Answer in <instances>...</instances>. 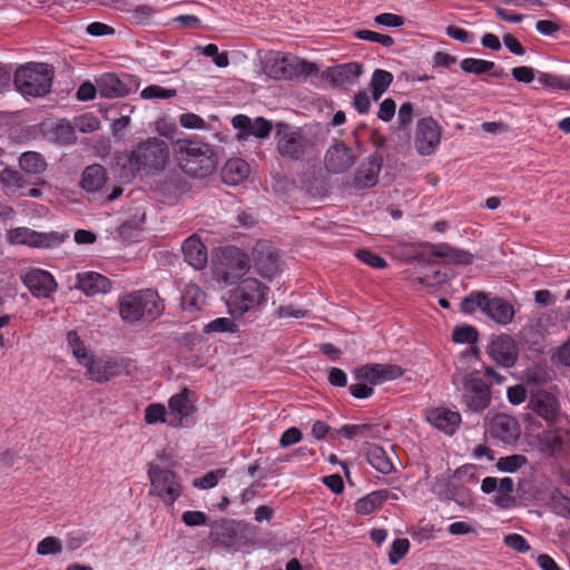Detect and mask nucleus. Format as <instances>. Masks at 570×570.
Instances as JSON below:
<instances>
[{
	"instance_id": "1",
	"label": "nucleus",
	"mask_w": 570,
	"mask_h": 570,
	"mask_svg": "<svg viewBox=\"0 0 570 570\" xmlns=\"http://www.w3.org/2000/svg\"><path fill=\"white\" fill-rule=\"evenodd\" d=\"M175 153L178 167L189 176L203 178L215 170V155L208 144L178 139Z\"/></svg>"
},
{
	"instance_id": "2",
	"label": "nucleus",
	"mask_w": 570,
	"mask_h": 570,
	"mask_svg": "<svg viewBox=\"0 0 570 570\" xmlns=\"http://www.w3.org/2000/svg\"><path fill=\"white\" fill-rule=\"evenodd\" d=\"M165 311L164 301L157 291H134L119 299V314L124 322L134 324L140 320L154 321Z\"/></svg>"
},
{
	"instance_id": "3",
	"label": "nucleus",
	"mask_w": 570,
	"mask_h": 570,
	"mask_svg": "<svg viewBox=\"0 0 570 570\" xmlns=\"http://www.w3.org/2000/svg\"><path fill=\"white\" fill-rule=\"evenodd\" d=\"M53 78L52 66L43 62H28L17 68L13 85L24 98H38L51 91Z\"/></svg>"
},
{
	"instance_id": "4",
	"label": "nucleus",
	"mask_w": 570,
	"mask_h": 570,
	"mask_svg": "<svg viewBox=\"0 0 570 570\" xmlns=\"http://www.w3.org/2000/svg\"><path fill=\"white\" fill-rule=\"evenodd\" d=\"M275 140L278 154L291 161H308L315 154V142L302 128L277 122Z\"/></svg>"
},
{
	"instance_id": "5",
	"label": "nucleus",
	"mask_w": 570,
	"mask_h": 570,
	"mask_svg": "<svg viewBox=\"0 0 570 570\" xmlns=\"http://www.w3.org/2000/svg\"><path fill=\"white\" fill-rule=\"evenodd\" d=\"M476 309H481L500 325L510 324L515 313L513 306L504 298L473 291L462 299L461 311L464 314H473Z\"/></svg>"
},
{
	"instance_id": "6",
	"label": "nucleus",
	"mask_w": 570,
	"mask_h": 570,
	"mask_svg": "<svg viewBox=\"0 0 570 570\" xmlns=\"http://www.w3.org/2000/svg\"><path fill=\"white\" fill-rule=\"evenodd\" d=\"M268 287L256 278L248 277L239 282L229 297L228 307L234 317L259 307L266 302Z\"/></svg>"
},
{
	"instance_id": "7",
	"label": "nucleus",
	"mask_w": 570,
	"mask_h": 570,
	"mask_svg": "<svg viewBox=\"0 0 570 570\" xmlns=\"http://www.w3.org/2000/svg\"><path fill=\"white\" fill-rule=\"evenodd\" d=\"M148 476L150 480V491L151 495H157L163 499L166 504H174V502L181 494V484L179 482L178 475L168 470L163 469L157 464H150L148 469Z\"/></svg>"
},
{
	"instance_id": "8",
	"label": "nucleus",
	"mask_w": 570,
	"mask_h": 570,
	"mask_svg": "<svg viewBox=\"0 0 570 570\" xmlns=\"http://www.w3.org/2000/svg\"><path fill=\"white\" fill-rule=\"evenodd\" d=\"M132 153L140 167L148 170H163L169 158L167 144L156 137L140 142Z\"/></svg>"
},
{
	"instance_id": "9",
	"label": "nucleus",
	"mask_w": 570,
	"mask_h": 570,
	"mask_svg": "<svg viewBox=\"0 0 570 570\" xmlns=\"http://www.w3.org/2000/svg\"><path fill=\"white\" fill-rule=\"evenodd\" d=\"M66 236L58 232L40 233L28 227L12 228L8 240L12 245H27L35 248H50L60 245Z\"/></svg>"
},
{
	"instance_id": "10",
	"label": "nucleus",
	"mask_w": 570,
	"mask_h": 570,
	"mask_svg": "<svg viewBox=\"0 0 570 570\" xmlns=\"http://www.w3.org/2000/svg\"><path fill=\"white\" fill-rule=\"evenodd\" d=\"M442 127L433 117L421 118L416 122L414 146L419 155L430 156L440 145Z\"/></svg>"
},
{
	"instance_id": "11",
	"label": "nucleus",
	"mask_w": 570,
	"mask_h": 570,
	"mask_svg": "<svg viewBox=\"0 0 570 570\" xmlns=\"http://www.w3.org/2000/svg\"><path fill=\"white\" fill-rule=\"evenodd\" d=\"M462 399L469 410L480 413L491 404L490 386L479 377L465 376Z\"/></svg>"
},
{
	"instance_id": "12",
	"label": "nucleus",
	"mask_w": 570,
	"mask_h": 570,
	"mask_svg": "<svg viewBox=\"0 0 570 570\" xmlns=\"http://www.w3.org/2000/svg\"><path fill=\"white\" fill-rule=\"evenodd\" d=\"M529 409L548 424H552L560 415V403L554 389L531 391Z\"/></svg>"
},
{
	"instance_id": "13",
	"label": "nucleus",
	"mask_w": 570,
	"mask_h": 570,
	"mask_svg": "<svg viewBox=\"0 0 570 570\" xmlns=\"http://www.w3.org/2000/svg\"><path fill=\"white\" fill-rule=\"evenodd\" d=\"M96 82L98 83V95L108 99L126 97L138 87L136 79L127 73L121 77L116 73H104Z\"/></svg>"
},
{
	"instance_id": "14",
	"label": "nucleus",
	"mask_w": 570,
	"mask_h": 570,
	"mask_svg": "<svg viewBox=\"0 0 570 570\" xmlns=\"http://www.w3.org/2000/svg\"><path fill=\"white\" fill-rule=\"evenodd\" d=\"M487 352L497 364L507 368L514 366L519 356L515 341L507 334L493 337L487 347Z\"/></svg>"
},
{
	"instance_id": "15",
	"label": "nucleus",
	"mask_w": 570,
	"mask_h": 570,
	"mask_svg": "<svg viewBox=\"0 0 570 570\" xmlns=\"http://www.w3.org/2000/svg\"><path fill=\"white\" fill-rule=\"evenodd\" d=\"M404 371L395 364H366L354 370V376L358 381H364L371 386L386 381L399 379Z\"/></svg>"
},
{
	"instance_id": "16",
	"label": "nucleus",
	"mask_w": 570,
	"mask_h": 570,
	"mask_svg": "<svg viewBox=\"0 0 570 570\" xmlns=\"http://www.w3.org/2000/svg\"><path fill=\"white\" fill-rule=\"evenodd\" d=\"M20 278L30 293L38 298H47L57 289L53 276L40 268H30L23 272Z\"/></svg>"
},
{
	"instance_id": "17",
	"label": "nucleus",
	"mask_w": 570,
	"mask_h": 570,
	"mask_svg": "<svg viewBox=\"0 0 570 570\" xmlns=\"http://www.w3.org/2000/svg\"><path fill=\"white\" fill-rule=\"evenodd\" d=\"M487 432L497 440L503 443L515 442L521 434L520 425L518 421L503 413H498L489 419L487 423Z\"/></svg>"
},
{
	"instance_id": "18",
	"label": "nucleus",
	"mask_w": 570,
	"mask_h": 570,
	"mask_svg": "<svg viewBox=\"0 0 570 570\" xmlns=\"http://www.w3.org/2000/svg\"><path fill=\"white\" fill-rule=\"evenodd\" d=\"M81 365L87 368L86 376L98 383H105L121 373V366L115 358L96 360L92 353Z\"/></svg>"
},
{
	"instance_id": "19",
	"label": "nucleus",
	"mask_w": 570,
	"mask_h": 570,
	"mask_svg": "<svg viewBox=\"0 0 570 570\" xmlns=\"http://www.w3.org/2000/svg\"><path fill=\"white\" fill-rule=\"evenodd\" d=\"M355 158L353 150L344 142H335L327 149L324 164L328 173L341 174L353 166Z\"/></svg>"
},
{
	"instance_id": "20",
	"label": "nucleus",
	"mask_w": 570,
	"mask_h": 570,
	"mask_svg": "<svg viewBox=\"0 0 570 570\" xmlns=\"http://www.w3.org/2000/svg\"><path fill=\"white\" fill-rule=\"evenodd\" d=\"M254 266L262 277H275L279 272L277 252L266 243H258L254 248Z\"/></svg>"
},
{
	"instance_id": "21",
	"label": "nucleus",
	"mask_w": 570,
	"mask_h": 570,
	"mask_svg": "<svg viewBox=\"0 0 570 570\" xmlns=\"http://www.w3.org/2000/svg\"><path fill=\"white\" fill-rule=\"evenodd\" d=\"M383 157L375 153L362 161L355 174L354 185L358 189L371 188L377 184L379 175L382 168Z\"/></svg>"
},
{
	"instance_id": "22",
	"label": "nucleus",
	"mask_w": 570,
	"mask_h": 570,
	"mask_svg": "<svg viewBox=\"0 0 570 570\" xmlns=\"http://www.w3.org/2000/svg\"><path fill=\"white\" fill-rule=\"evenodd\" d=\"M232 124L234 128L238 129V139H247L248 136L256 138H266L272 129L273 125L269 120L257 117L254 120L246 115H237L233 117Z\"/></svg>"
},
{
	"instance_id": "23",
	"label": "nucleus",
	"mask_w": 570,
	"mask_h": 570,
	"mask_svg": "<svg viewBox=\"0 0 570 570\" xmlns=\"http://www.w3.org/2000/svg\"><path fill=\"white\" fill-rule=\"evenodd\" d=\"M363 67L358 62H347L327 68L323 76L326 81L335 87H346L355 82L362 75Z\"/></svg>"
},
{
	"instance_id": "24",
	"label": "nucleus",
	"mask_w": 570,
	"mask_h": 570,
	"mask_svg": "<svg viewBox=\"0 0 570 570\" xmlns=\"http://www.w3.org/2000/svg\"><path fill=\"white\" fill-rule=\"evenodd\" d=\"M317 71L315 63L308 62L303 59L283 58L276 62V70L274 77L292 79L297 76H311Z\"/></svg>"
},
{
	"instance_id": "25",
	"label": "nucleus",
	"mask_w": 570,
	"mask_h": 570,
	"mask_svg": "<svg viewBox=\"0 0 570 570\" xmlns=\"http://www.w3.org/2000/svg\"><path fill=\"white\" fill-rule=\"evenodd\" d=\"M426 420L438 430L453 434L459 428L461 415L459 412L445 407H434L426 411Z\"/></svg>"
},
{
	"instance_id": "26",
	"label": "nucleus",
	"mask_w": 570,
	"mask_h": 570,
	"mask_svg": "<svg viewBox=\"0 0 570 570\" xmlns=\"http://www.w3.org/2000/svg\"><path fill=\"white\" fill-rule=\"evenodd\" d=\"M76 288L82 291L87 296L108 293L111 288L110 281L96 272H85L77 274Z\"/></svg>"
},
{
	"instance_id": "27",
	"label": "nucleus",
	"mask_w": 570,
	"mask_h": 570,
	"mask_svg": "<svg viewBox=\"0 0 570 570\" xmlns=\"http://www.w3.org/2000/svg\"><path fill=\"white\" fill-rule=\"evenodd\" d=\"M240 523L234 520H220L216 522L210 530L213 542L224 547H234L239 541Z\"/></svg>"
},
{
	"instance_id": "28",
	"label": "nucleus",
	"mask_w": 570,
	"mask_h": 570,
	"mask_svg": "<svg viewBox=\"0 0 570 570\" xmlns=\"http://www.w3.org/2000/svg\"><path fill=\"white\" fill-rule=\"evenodd\" d=\"M185 261L195 269H203L207 264V249L197 235H191L181 244Z\"/></svg>"
},
{
	"instance_id": "29",
	"label": "nucleus",
	"mask_w": 570,
	"mask_h": 570,
	"mask_svg": "<svg viewBox=\"0 0 570 570\" xmlns=\"http://www.w3.org/2000/svg\"><path fill=\"white\" fill-rule=\"evenodd\" d=\"M430 253L446 263L470 265L473 262V255L466 250L453 248L448 244H429Z\"/></svg>"
},
{
	"instance_id": "30",
	"label": "nucleus",
	"mask_w": 570,
	"mask_h": 570,
	"mask_svg": "<svg viewBox=\"0 0 570 570\" xmlns=\"http://www.w3.org/2000/svg\"><path fill=\"white\" fill-rule=\"evenodd\" d=\"M365 455L367 462L377 472L390 474L394 470L391 458L382 446L373 443H366Z\"/></svg>"
},
{
	"instance_id": "31",
	"label": "nucleus",
	"mask_w": 570,
	"mask_h": 570,
	"mask_svg": "<svg viewBox=\"0 0 570 570\" xmlns=\"http://www.w3.org/2000/svg\"><path fill=\"white\" fill-rule=\"evenodd\" d=\"M249 174L248 164L240 158H232L223 168V180L227 185L236 186L243 183Z\"/></svg>"
},
{
	"instance_id": "32",
	"label": "nucleus",
	"mask_w": 570,
	"mask_h": 570,
	"mask_svg": "<svg viewBox=\"0 0 570 570\" xmlns=\"http://www.w3.org/2000/svg\"><path fill=\"white\" fill-rule=\"evenodd\" d=\"M106 180V169L99 164H92L85 168L80 185L85 190L95 193L105 185Z\"/></svg>"
},
{
	"instance_id": "33",
	"label": "nucleus",
	"mask_w": 570,
	"mask_h": 570,
	"mask_svg": "<svg viewBox=\"0 0 570 570\" xmlns=\"http://www.w3.org/2000/svg\"><path fill=\"white\" fill-rule=\"evenodd\" d=\"M137 158L135 157L134 153L125 154L124 156L118 158L116 168H115V175L116 178L120 183H129L131 181L136 174L141 170Z\"/></svg>"
},
{
	"instance_id": "34",
	"label": "nucleus",
	"mask_w": 570,
	"mask_h": 570,
	"mask_svg": "<svg viewBox=\"0 0 570 570\" xmlns=\"http://www.w3.org/2000/svg\"><path fill=\"white\" fill-rule=\"evenodd\" d=\"M389 498L387 490H377L358 499L355 503V511L360 514L367 515L377 510Z\"/></svg>"
},
{
	"instance_id": "35",
	"label": "nucleus",
	"mask_w": 570,
	"mask_h": 570,
	"mask_svg": "<svg viewBox=\"0 0 570 570\" xmlns=\"http://www.w3.org/2000/svg\"><path fill=\"white\" fill-rule=\"evenodd\" d=\"M181 306L184 309L198 311L205 303V294L196 284H187L181 293Z\"/></svg>"
},
{
	"instance_id": "36",
	"label": "nucleus",
	"mask_w": 570,
	"mask_h": 570,
	"mask_svg": "<svg viewBox=\"0 0 570 570\" xmlns=\"http://www.w3.org/2000/svg\"><path fill=\"white\" fill-rule=\"evenodd\" d=\"M546 444L553 455H564L570 450V431H556L546 438Z\"/></svg>"
},
{
	"instance_id": "37",
	"label": "nucleus",
	"mask_w": 570,
	"mask_h": 570,
	"mask_svg": "<svg viewBox=\"0 0 570 570\" xmlns=\"http://www.w3.org/2000/svg\"><path fill=\"white\" fill-rule=\"evenodd\" d=\"M168 406L173 413L179 415V419L189 416L194 412V406L189 401V390L185 387L173 395L168 401Z\"/></svg>"
},
{
	"instance_id": "38",
	"label": "nucleus",
	"mask_w": 570,
	"mask_h": 570,
	"mask_svg": "<svg viewBox=\"0 0 570 570\" xmlns=\"http://www.w3.org/2000/svg\"><path fill=\"white\" fill-rule=\"evenodd\" d=\"M20 168L28 174H41L47 168V163L41 154L26 151L19 158Z\"/></svg>"
},
{
	"instance_id": "39",
	"label": "nucleus",
	"mask_w": 570,
	"mask_h": 570,
	"mask_svg": "<svg viewBox=\"0 0 570 570\" xmlns=\"http://www.w3.org/2000/svg\"><path fill=\"white\" fill-rule=\"evenodd\" d=\"M393 81V75L383 69H375L371 79V92L373 100L377 101Z\"/></svg>"
},
{
	"instance_id": "40",
	"label": "nucleus",
	"mask_w": 570,
	"mask_h": 570,
	"mask_svg": "<svg viewBox=\"0 0 570 570\" xmlns=\"http://www.w3.org/2000/svg\"><path fill=\"white\" fill-rule=\"evenodd\" d=\"M53 139L60 145H71L76 141V128L75 126L66 120H59L52 129Z\"/></svg>"
},
{
	"instance_id": "41",
	"label": "nucleus",
	"mask_w": 570,
	"mask_h": 570,
	"mask_svg": "<svg viewBox=\"0 0 570 570\" xmlns=\"http://www.w3.org/2000/svg\"><path fill=\"white\" fill-rule=\"evenodd\" d=\"M460 67L466 73L483 75L493 70L494 62L475 58H465L461 61Z\"/></svg>"
},
{
	"instance_id": "42",
	"label": "nucleus",
	"mask_w": 570,
	"mask_h": 570,
	"mask_svg": "<svg viewBox=\"0 0 570 570\" xmlns=\"http://www.w3.org/2000/svg\"><path fill=\"white\" fill-rule=\"evenodd\" d=\"M67 342L79 364H82V361H86L90 356L91 352L85 346L76 331H69L67 333Z\"/></svg>"
},
{
	"instance_id": "43",
	"label": "nucleus",
	"mask_w": 570,
	"mask_h": 570,
	"mask_svg": "<svg viewBox=\"0 0 570 570\" xmlns=\"http://www.w3.org/2000/svg\"><path fill=\"white\" fill-rule=\"evenodd\" d=\"M0 183L10 193H16L23 186V177L19 171L6 168L0 173Z\"/></svg>"
},
{
	"instance_id": "44",
	"label": "nucleus",
	"mask_w": 570,
	"mask_h": 570,
	"mask_svg": "<svg viewBox=\"0 0 570 570\" xmlns=\"http://www.w3.org/2000/svg\"><path fill=\"white\" fill-rule=\"evenodd\" d=\"M237 331H238L237 325L235 324V322L232 318H228V317L215 318L214 321L209 322L204 327L205 333H224V332L235 333Z\"/></svg>"
},
{
	"instance_id": "45",
	"label": "nucleus",
	"mask_w": 570,
	"mask_h": 570,
	"mask_svg": "<svg viewBox=\"0 0 570 570\" xmlns=\"http://www.w3.org/2000/svg\"><path fill=\"white\" fill-rule=\"evenodd\" d=\"M527 463V458L521 454L502 456L497 462V468L502 472H515Z\"/></svg>"
},
{
	"instance_id": "46",
	"label": "nucleus",
	"mask_w": 570,
	"mask_h": 570,
	"mask_svg": "<svg viewBox=\"0 0 570 570\" xmlns=\"http://www.w3.org/2000/svg\"><path fill=\"white\" fill-rule=\"evenodd\" d=\"M478 331L472 325L458 326L454 328L452 333V338L455 343L464 344V343H475L478 340Z\"/></svg>"
},
{
	"instance_id": "47",
	"label": "nucleus",
	"mask_w": 570,
	"mask_h": 570,
	"mask_svg": "<svg viewBox=\"0 0 570 570\" xmlns=\"http://www.w3.org/2000/svg\"><path fill=\"white\" fill-rule=\"evenodd\" d=\"M374 425L371 424H354V425H343L338 430V434L347 438V439H354L355 436H371L372 431L374 430Z\"/></svg>"
},
{
	"instance_id": "48",
	"label": "nucleus",
	"mask_w": 570,
	"mask_h": 570,
	"mask_svg": "<svg viewBox=\"0 0 570 570\" xmlns=\"http://www.w3.org/2000/svg\"><path fill=\"white\" fill-rule=\"evenodd\" d=\"M176 95V89H167L158 85H150L140 92L142 99H169Z\"/></svg>"
},
{
	"instance_id": "49",
	"label": "nucleus",
	"mask_w": 570,
	"mask_h": 570,
	"mask_svg": "<svg viewBox=\"0 0 570 570\" xmlns=\"http://www.w3.org/2000/svg\"><path fill=\"white\" fill-rule=\"evenodd\" d=\"M354 36L357 39L381 43L384 47L394 45V39L389 35H382L372 30H357Z\"/></svg>"
},
{
	"instance_id": "50",
	"label": "nucleus",
	"mask_w": 570,
	"mask_h": 570,
	"mask_svg": "<svg viewBox=\"0 0 570 570\" xmlns=\"http://www.w3.org/2000/svg\"><path fill=\"white\" fill-rule=\"evenodd\" d=\"M62 551L61 541L56 537H47L37 546V553L40 556L58 554Z\"/></svg>"
},
{
	"instance_id": "51",
	"label": "nucleus",
	"mask_w": 570,
	"mask_h": 570,
	"mask_svg": "<svg viewBox=\"0 0 570 570\" xmlns=\"http://www.w3.org/2000/svg\"><path fill=\"white\" fill-rule=\"evenodd\" d=\"M410 548V541L405 538L395 539L392 543L391 551L389 553V561L392 564H396L402 558L405 557Z\"/></svg>"
},
{
	"instance_id": "52",
	"label": "nucleus",
	"mask_w": 570,
	"mask_h": 570,
	"mask_svg": "<svg viewBox=\"0 0 570 570\" xmlns=\"http://www.w3.org/2000/svg\"><path fill=\"white\" fill-rule=\"evenodd\" d=\"M226 474L225 469H218L215 471L207 472L204 476L194 480V487L200 489H210L214 488L220 478H224Z\"/></svg>"
},
{
	"instance_id": "53",
	"label": "nucleus",
	"mask_w": 570,
	"mask_h": 570,
	"mask_svg": "<svg viewBox=\"0 0 570 570\" xmlns=\"http://www.w3.org/2000/svg\"><path fill=\"white\" fill-rule=\"evenodd\" d=\"M538 80L541 83L554 89H570V77H559L556 75L542 72L540 73Z\"/></svg>"
},
{
	"instance_id": "54",
	"label": "nucleus",
	"mask_w": 570,
	"mask_h": 570,
	"mask_svg": "<svg viewBox=\"0 0 570 570\" xmlns=\"http://www.w3.org/2000/svg\"><path fill=\"white\" fill-rule=\"evenodd\" d=\"M166 409L163 404L153 403L145 409V421L148 424H155L157 422H167Z\"/></svg>"
},
{
	"instance_id": "55",
	"label": "nucleus",
	"mask_w": 570,
	"mask_h": 570,
	"mask_svg": "<svg viewBox=\"0 0 570 570\" xmlns=\"http://www.w3.org/2000/svg\"><path fill=\"white\" fill-rule=\"evenodd\" d=\"M73 126L81 132H92L99 128L100 121L97 117L87 114L75 118Z\"/></svg>"
},
{
	"instance_id": "56",
	"label": "nucleus",
	"mask_w": 570,
	"mask_h": 570,
	"mask_svg": "<svg viewBox=\"0 0 570 570\" xmlns=\"http://www.w3.org/2000/svg\"><path fill=\"white\" fill-rule=\"evenodd\" d=\"M356 257L361 262L374 268H384L386 266V262L383 257L365 248L358 249L356 252Z\"/></svg>"
},
{
	"instance_id": "57",
	"label": "nucleus",
	"mask_w": 570,
	"mask_h": 570,
	"mask_svg": "<svg viewBox=\"0 0 570 570\" xmlns=\"http://www.w3.org/2000/svg\"><path fill=\"white\" fill-rule=\"evenodd\" d=\"M551 508L560 517H570V499L561 493L552 497Z\"/></svg>"
},
{
	"instance_id": "58",
	"label": "nucleus",
	"mask_w": 570,
	"mask_h": 570,
	"mask_svg": "<svg viewBox=\"0 0 570 570\" xmlns=\"http://www.w3.org/2000/svg\"><path fill=\"white\" fill-rule=\"evenodd\" d=\"M503 542L508 548L519 553H525L530 550V544L522 535L518 533H511L505 535Z\"/></svg>"
},
{
	"instance_id": "59",
	"label": "nucleus",
	"mask_w": 570,
	"mask_h": 570,
	"mask_svg": "<svg viewBox=\"0 0 570 570\" xmlns=\"http://www.w3.org/2000/svg\"><path fill=\"white\" fill-rule=\"evenodd\" d=\"M396 105L392 98L384 99L379 108L377 117L382 121L389 122L395 115Z\"/></svg>"
},
{
	"instance_id": "60",
	"label": "nucleus",
	"mask_w": 570,
	"mask_h": 570,
	"mask_svg": "<svg viewBox=\"0 0 570 570\" xmlns=\"http://www.w3.org/2000/svg\"><path fill=\"white\" fill-rule=\"evenodd\" d=\"M179 122L183 127L188 129H202L206 126V122L202 117L191 112L180 115Z\"/></svg>"
},
{
	"instance_id": "61",
	"label": "nucleus",
	"mask_w": 570,
	"mask_h": 570,
	"mask_svg": "<svg viewBox=\"0 0 570 570\" xmlns=\"http://www.w3.org/2000/svg\"><path fill=\"white\" fill-rule=\"evenodd\" d=\"M376 24L385 27H401L404 24V18L394 13H381L374 18Z\"/></svg>"
},
{
	"instance_id": "62",
	"label": "nucleus",
	"mask_w": 570,
	"mask_h": 570,
	"mask_svg": "<svg viewBox=\"0 0 570 570\" xmlns=\"http://www.w3.org/2000/svg\"><path fill=\"white\" fill-rule=\"evenodd\" d=\"M413 110V105L409 101L401 105L397 114L400 129H406L412 122Z\"/></svg>"
},
{
	"instance_id": "63",
	"label": "nucleus",
	"mask_w": 570,
	"mask_h": 570,
	"mask_svg": "<svg viewBox=\"0 0 570 570\" xmlns=\"http://www.w3.org/2000/svg\"><path fill=\"white\" fill-rule=\"evenodd\" d=\"M181 520L188 527L204 525L207 522V515L202 511H186Z\"/></svg>"
},
{
	"instance_id": "64",
	"label": "nucleus",
	"mask_w": 570,
	"mask_h": 570,
	"mask_svg": "<svg viewBox=\"0 0 570 570\" xmlns=\"http://www.w3.org/2000/svg\"><path fill=\"white\" fill-rule=\"evenodd\" d=\"M302 432L297 428L287 429L279 439V445L282 448L291 446L302 440Z\"/></svg>"
}]
</instances>
